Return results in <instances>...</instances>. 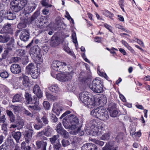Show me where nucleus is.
Masks as SVG:
<instances>
[{"mask_svg":"<svg viewBox=\"0 0 150 150\" xmlns=\"http://www.w3.org/2000/svg\"><path fill=\"white\" fill-rule=\"evenodd\" d=\"M27 27L26 24L25 23L21 22L17 25L18 28H24Z\"/></svg>","mask_w":150,"mask_h":150,"instance_id":"603ef678","label":"nucleus"},{"mask_svg":"<svg viewBox=\"0 0 150 150\" xmlns=\"http://www.w3.org/2000/svg\"><path fill=\"white\" fill-rule=\"evenodd\" d=\"M105 125L103 123L98 124L95 120H92L86 124L85 132L89 135L94 136L101 134L105 130Z\"/></svg>","mask_w":150,"mask_h":150,"instance_id":"f03ea898","label":"nucleus"},{"mask_svg":"<svg viewBox=\"0 0 150 150\" xmlns=\"http://www.w3.org/2000/svg\"><path fill=\"white\" fill-rule=\"evenodd\" d=\"M36 7L35 5L31 6L28 7L27 8V12L28 13H31L34 10H35Z\"/></svg>","mask_w":150,"mask_h":150,"instance_id":"79ce46f5","label":"nucleus"},{"mask_svg":"<svg viewBox=\"0 0 150 150\" xmlns=\"http://www.w3.org/2000/svg\"><path fill=\"white\" fill-rule=\"evenodd\" d=\"M44 125L42 123L40 124L38 123L37 124H35L34 125V127L35 129L37 130H39Z\"/></svg>","mask_w":150,"mask_h":150,"instance_id":"49530a36","label":"nucleus"},{"mask_svg":"<svg viewBox=\"0 0 150 150\" xmlns=\"http://www.w3.org/2000/svg\"><path fill=\"white\" fill-rule=\"evenodd\" d=\"M33 93L35 94L39 98H41L42 96V93L38 85H35L33 88Z\"/></svg>","mask_w":150,"mask_h":150,"instance_id":"2eb2a0df","label":"nucleus"},{"mask_svg":"<svg viewBox=\"0 0 150 150\" xmlns=\"http://www.w3.org/2000/svg\"><path fill=\"white\" fill-rule=\"evenodd\" d=\"M21 133L19 131L14 132L12 134L13 138L17 143L19 142V140L21 138Z\"/></svg>","mask_w":150,"mask_h":150,"instance_id":"412c9836","label":"nucleus"},{"mask_svg":"<svg viewBox=\"0 0 150 150\" xmlns=\"http://www.w3.org/2000/svg\"><path fill=\"white\" fill-rule=\"evenodd\" d=\"M4 16L6 18L9 20H13L16 18V16L15 14H13L10 11H5L4 12Z\"/></svg>","mask_w":150,"mask_h":150,"instance_id":"a211bd4d","label":"nucleus"},{"mask_svg":"<svg viewBox=\"0 0 150 150\" xmlns=\"http://www.w3.org/2000/svg\"><path fill=\"white\" fill-rule=\"evenodd\" d=\"M43 104L44 108L46 110H49L50 108V104L47 101H44Z\"/></svg>","mask_w":150,"mask_h":150,"instance_id":"3c124183","label":"nucleus"},{"mask_svg":"<svg viewBox=\"0 0 150 150\" xmlns=\"http://www.w3.org/2000/svg\"><path fill=\"white\" fill-rule=\"evenodd\" d=\"M64 50L67 52L69 54L73 57H74L75 56V55L74 54L73 52L70 50V48L67 46H65L64 47Z\"/></svg>","mask_w":150,"mask_h":150,"instance_id":"f704fd0d","label":"nucleus"},{"mask_svg":"<svg viewBox=\"0 0 150 150\" xmlns=\"http://www.w3.org/2000/svg\"><path fill=\"white\" fill-rule=\"evenodd\" d=\"M59 136L58 135L53 136L52 137L50 138V141L52 144H55L56 142L57 143L59 142L58 139Z\"/></svg>","mask_w":150,"mask_h":150,"instance_id":"cd10ccee","label":"nucleus"},{"mask_svg":"<svg viewBox=\"0 0 150 150\" xmlns=\"http://www.w3.org/2000/svg\"><path fill=\"white\" fill-rule=\"evenodd\" d=\"M25 71L27 74H30L33 79H36L38 75V68L33 63H30L26 66Z\"/></svg>","mask_w":150,"mask_h":150,"instance_id":"0eeeda50","label":"nucleus"},{"mask_svg":"<svg viewBox=\"0 0 150 150\" xmlns=\"http://www.w3.org/2000/svg\"><path fill=\"white\" fill-rule=\"evenodd\" d=\"M110 113V116L112 117H115L117 116L118 112L116 110H114L112 111H109Z\"/></svg>","mask_w":150,"mask_h":150,"instance_id":"ea45409f","label":"nucleus"},{"mask_svg":"<svg viewBox=\"0 0 150 150\" xmlns=\"http://www.w3.org/2000/svg\"><path fill=\"white\" fill-rule=\"evenodd\" d=\"M44 135H45L44 131V130H42L38 132L37 133L36 137H37L39 138L41 140L44 141L47 140V138L44 136Z\"/></svg>","mask_w":150,"mask_h":150,"instance_id":"393cba45","label":"nucleus"},{"mask_svg":"<svg viewBox=\"0 0 150 150\" xmlns=\"http://www.w3.org/2000/svg\"><path fill=\"white\" fill-rule=\"evenodd\" d=\"M23 100V97L18 94L15 95L13 99V102H21Z\"/></svg>","mask_w":150,"mask_h":150,"instance_id":"bb28decb","label":"nucleus"},{"mask_svg":"<svg viewBox=\"0 0 150 150\" xmlns=\"http://www.w3.org/2000/svg\"><path fill=\"white\" fill-rule=\"evenodd\" d=\"M56 130L58 133L64 137H68L69 133L65 130L62 128L61 123H59L57 125Z\"/></svg>","mask_w":150,"mask_h":150,"instance_id":"9d476101","label":"nucleus"},{"mask_svg":"<svg viewBox=\"0 0 150 150\" xmlns=\"http://www.w3.org/2000/svg\"><path fill=\"white\" fill-rule=\"evenodd\" d=\"M24 112L25 114L28 116L31 117H32L33 116V115L29 111L26 109L24 110Z\"/></svg>","mask_w":150,"mask_h":150,"instance_id":"6e6d98bb","label":"nucleus"},{"mask_svg":"<svg viewBox=\"0 0 150 150\" xmlns=\"http://www.w3.org/2000/svg\"><path fill=\"white\" fill-rule=\"evenodd\" d=\"M20 78H22L23 79V85L25 87L28 86L29 83L28 77L23 74L22 75L20 76Z\"/></svg>","mask_w":150,"mask_h":150,"instance_id":"5701e85b","label":"nucleus"},{"mask_svg":"<svg viewBox=\"0 0 150 150\" xmlns=\"http://www.w3.org/2000/svg\"><path fill=\"white\" fill-rule=\"evenodd\" d=\"M135 131L136 127H131L130 128L129 131L130 135L133 137H136Z\"/></svg>","mask_w":150,"mask_h":150,"instance_id":"4c0bfd02","label":"nucleus"},{"mask_svg":"<svg viewBox=\"0 0 150 150\" xmlns=\"http://www.w3.org/2000/svg\"><path fill=\"white\" fill-rule=\"evenodd\" d=\"M49 90L52 92L57 93L59 91V87L57 84H50L48 87Z\"/></svg>","mask_w":150,"mask_h":150,"instance_id":"aec40b11","label":"nucleus"},{"mask_svg":"<svg viewBox=\"0 0 150 150\" xmlns=\"http://www.w3.org/2000/svg\"><path fill=\"white\" fill-rule=\"evenodd\" d=\"M81 126H79L78 127L73 129L74 132L75 133V134H78L79 135L82 136L84 134V132L83 131L81 130Z\"/></svg>","mask_w":150,"mask_h":150,"instance_id":"473e14b6","label":"nucleus"},{"mask_svg":"<svg viewBox=\"0 0 150 150\" xmlns=\"http://www.w3.org/2000/svg\"><path fill=\"white\" fill-rule=\"evenodd\" d=\"M103 85L102 81L100 79L96 78L93 80L89 87L94 92L100 93L103 91Z\"/></svg>","mask_w":150,"mask_h":150,"instance_id":"39448f33","label":"nucleus"},{"mask_svg":"<svg viewBox=\"0 0 150 150\" xmlns=\"http://www.w3.org/2000/svg\"><path fill=\"white\" fill-rule=\"evenodd\" d=\"M52 42L53 43H55V45H57L59 44L60 42L62 41L59 38L56 37L54 35L52 36L51 39Z\"/></svg>","mask_w":150,"mask_h":150,"instance_id":"a878e982","label":"nucleus"},{"mask_svg":"<svg viewBox=\"0 0 150 150\" xmlns=\"http://www.w3.org/2000/svg\"><path fill=\"white\" fill-rule=\"evenodd\" d=\"M0 76L2 78L6 79L8 77L9 75L7 72L4 71L1 73Z\"/></svg>","mask_w":150,"mask_h":150,"instance_id":"09e8293b","label":"nucleus"},{"mask_svg":"<svg viewBox=\"0 0 150 150\" xmlns=\"http://www.w3.org/2000/svg\"><path fill=\"white\" fill-rule=\"evenodd\" d=\"M87 144L89 150H97V147L96 145L91 143Z\"/></svg>","mask_w":150,"mask_h":150,"instance_id":"58836bf2","label":"nucleus"},{"mask_svg":"<svg viewBox=\"0 0 150 150\" xmlns=\"http://www.w3.org/2000/svg\"><path fill=\"white\" fill-rule=\"evenodd\" d=\"M20 37L21 40L24 41L28 40L30 37L28 30L25 29L22 30L20 34Z\"/></svg>","mask_w":150,"mask_h":150,"instance_id":"9b49d317","label":"nucleus"},{"mask_svg":"<svg viewBox=\"0 0 150 150\" xmlns=\"http://www.w3.org/2000/svg\"><path fill=\"white\" fill-rule=\"evenodd\" d=\"M25 96L28 103L31 104V103L33 101V100H32L30 94L26 92L25 93Z\"/></svg>","mask_w":150,"mask_h":150,"instance_id":"c85d7f7f","label":"nucleus"},{"mask_svg":"<svg viewBox=\"0 0 150 150\" xmlns=\"http://www.w3.org/2000/svg\"><path fill=\"white\" fill-rule=\"evenodd\" d=\"M63 124L66 128L73 130L80 126L78 117L74 115L71 114L66 116L63 120Z\"/></svg>","mask_w":150,"mask_h":150,"instance_id":"7ed1b4c3","label":"nucleus"},{"mask_svg":"<svg viewBox=\"0 0 150 150\" xmlns=\"http://www.w3.org/2000/svg\"><path fill=\"white\" fill-rule=\"evenodd\" d=\"M81 150H89L87 144H84L82 146Z\"/></svg>","mask_w":150,"mask_h":150,"instance_id":"052dcab7","label":"nucleus"},{"mask_svg":"<svg viewBox=\"0 0 150 150\" xmlns=\"http://www.w3.org/2000/svg\"><path fill=\"white\" fill-rule=\"evenodd\" d=\"M33 132V130H28L25 131L24 135L25 142L28 143L31 140L32 135Z\"/></svg>","mask_w":150,"mask_h":150,"instance_id":"dca6fc26","label":"nucleus"},{"mask_svg":"<svg viewBox=\"0 0 150 150\" xmlns=\"http://www.w3.org/2000/svg\"><path fill=\"white\" fill-rule=\"evenodd\" d=\"M34 125L32 123H30L28 125V128L29 129V130H33L32 129L33 126H34Z\"/></svg>","mask_w":150,"mask_h":150,"instance_id":"338daca9","label":"nucleus"},{"mask_svg":"<svg viewBox=\"0 0 150 150\" xmlns=\"http://www.w3.org/2000/svg\"><path fill=\"white\" fill-rule=\"evenodd\" d=\"M40 19V13L39 11L37 10L32 15L31 17V21H35V22L38 21Z\"/></svg>","mask_w":150,"mask_h":150,"instance_id":"6ab92c4d","label":"nucleus"},{"mask_svg":"<svg viewBox=\"0 0 150 150\" xmlns=\"http://www.w3.org/2000/svg\"><path fill=\"white\" fill-rule=\"evenodd\" d=\"M44 131L45 135L47 137H50L52 135L53 130L49 126H47L45 129V131Z\"/></svg>","mask_w":150,"mask_h":150,"instance_id":"b1692460","label":"nucleus"},{"mask_svg":"<svg viewBox=\"0 0 150 150\" xmlns=\"http://www.w3.org/2000/svg\"><path fill=\"white\" fill-rule=\"evenodd\" d=\"M10 69L11 72L15 74L20 73L21 71L20 66L17 64H12L11 67Z\"/></svg>","mask_w":150,"mask_h":150,"instance_id":"4468645a","label":"nucleus"},{"mask_svg":"<svg viewBox=\"0 0 150 150\" xmlns=\"http://www.w3.org/2000/svg\"><path fill=\"white\" fill-rule=\"evenodd\" d=\"M6 113L10 117L11 122H14L15 121V117L12 112L10 110H7L6 111Z\"/></svg>","mask_w":150,"mask_h":150,"instance_id":"c756f323","label":"nucleus"},{"mask_svg":"<svg viewBox=\"0 0 150 150\" xmlns=\"http://www.w3.org/2000/svg\"><path fill=\"white\" fill-rule=\"evenodd\" d=\"M91 115L103 121L108 120L109 118L108 111L104 107H98L93 109L91 112Z\"/></svg>","mask_w":150,"mask_h":150,"instance_id":"20e7f679","label":"nucleus"},{"mask_svg":"<svg viewBox=\"0 0 150 150\" xmlns=\"http://www.w3.org/2000/svg\"><path fill=\"white\" fill-rule=\"evenodd\" d=\"M48 47L46 45H44L42 47V50L45 51V52H47L49 50Z\"/></svg>","mask_w":150,"mask_h":150,"instance_id":"774afa93","label":"nucleus"},{"mask_svg":"<svg viewBox=\"0 0 150 150\" xmlns=\"http://www.w3.org/2000/svg\"><path fill=\"white\" fill-rule=\"evenodd\" d=\"M98 73L100 76L104 77L106 79H107L108 78L106 74L104 72H100L98 68Z\"/></svg>","mask_w":150,"mask_h":150,"instance_id":"8fccbe9b","label":"nucleus"},{"mask_svg":"<svg viewBox=\"0 0 150 150\" xmlns=\"http://www.w3.org/2000/svg\"><path fill=\"white\" fill-rule=\"evenodd\" d=\"M95 143L100 146H103L104 144V142L102 141L98 140H95L94 141Z\"/></svg>","mask_w":150,"mask_h":150,"instance_id":"13d9d810","label":"nucleus"},{"mask_svg":"<svg viewBox=\"0 0 150 150\" xmlns=\"http://www.w3.org/2000/svg\"><path fill=\"white\" fill-rule=\"evenodd\" d=\"M68 67L65 62H61L58 61L53 62L52 65V68L56 71L62 72L64 70V69Z\"/></svg>","mask_w":150,"mask_h":150,"instance_id":"1a4fd4ad","label":"nucleus"},{"mask_svg":"<svg viewBox=\"0 0 150 150\" xmlns=\"http://www.w3.org/2000/svg\"><path fill=\"white\" fill-rule=\"evenodd\" d=\"M46 95L48 100L54 101L56 99L55 97L48 92L46 93Z\"/></svg>","mask_w":150,"mask_h":150,"instance_id":"e433bc0d","label":"nucleus"},{"mask_svg":"<svg viewBox=\"0 0 150 150\" xmlns=\"http://www.w3.org/2000/svg\"><path fill=\"white\" fill-rule=\"evenodd\" d=\"M63 109L62 107L54 105H53L52 110L57 115H59L60 112L62 111Z\"/></svg>","mask_w":150,"mask_h":150,"instance_id":"f3484780","label":"nucleus"},{"mask_svg":"<svg viewBox=\"0 0 150 150\" xmlns=\"http://www.w3.org/2000/svg\"><path fill=\"white\" fill-rule=\"evenodd\" d=\"M71 113V111L69 110H67L60 117V119H61L66 116V115L70 114Z\"/></svg>","mask_w":150,"mask_h":150,"instance_id":"bf43d9fd","label":"nucleus"},{"mask_svg":"<svg viewBox=\"0 0 150 150\" xmlns=\"http://www.w3.org/2000/svg\"><path fill=\"white\" fill-rule=\"evenodd\" d=\"M108 110L109 111L116 110V104L113 103H110L108 106Z\"/></svg>","mask_w":150,"mask_h":150,"instance_id":"72a5a7b5","label":"nucleus"},{"mask_svg":"<svg viewBox=\"0 0 150 150\" xmlns=\"http://www.w3.org/2000/svg\"><path fill=\"white\" fill-rule=\"evenodd\" d=\"M44 141L42 140L36 141V145L38 149H40V150H47V142Z\"/></svg>","mask_w":150,"mask_h":150,"instance_id":"ddd939ff","label":"nucleus"},{"mask_svg":"<svg viewBox=\"0 0 150 150\" xmlns=\"http://www.w3.org/2000/svg\"><path fill=\"white\" fill-rule=\"evenodd\" d=\"M42 121L45 124H47L48 123V121L47 118L45 116H44L42 118Z\"/></svg>","mask_w":150,"mask_h":150,"instance_id":"4d7b16f0","label":"nucleus"},{"mask_svg":"<svg viewBox=\"0 0 150 150\" xmlns=\"http://www.w3.org/2000/svg\"><path fill=\"white\" fill-rule=\"evenodd\" d=\"M51 119L54 122H56L57 120V118L53 114L52 115Z\"/></svg>","mask_w":150,"mask_h":150,"instance_id":"e2e57ef3","label":"nucleus"},{"mask_svg":"<svg viewBox=\"0 0 150 150\" xmlns=\"http://www.w3.org/2000/svg\"><path fill=\"white\" fill-rule=\"evenodd\" d=\"M62 146L64 147L66 146L69 144V141L67 140L63 139L62 141Z\"/></svg>","mask_w":150,"mask_h":150,"instance_id":"864d4df0","label":"nucleus"},{"mask_svg":"<svg viewBox=\"0 0 150 150\" xmlns=\"http://www.w3.org/2000/svg\"><path fill=\"white\" fill-rule=\"evenodd\" d=\"M16 53L18 56H22L24 54L25 51L21 49H18L16 50Z\"/></svg>","mask_w":150,"mask_h":150,"instance_id":"37998d69","label":"nucleus"},{"mask_svg":"<svg viewBox=\"0 0 150 150\" xmlns=\"http://www.w3.org/2000/svg\"><path fill=\"white\" fill-rule=\"evenodd\" d=\"M11 29H1L0 30V33L8 34L12 33Z\"/></svg>","mask_w":150,"mask_h":150,"instance_id":"c9c22d12","label":"nucleus"},{"mask_svg":"<svg viewBox=\"0 0 150 150\" xmlns=\"http://www.w3.org/2000/svg\"><path fill=\"white\" fill-rule=\"evenodd\" d=\"M68 68L70 72L58 74L57 75L56 77L58 80L63 82L69 81L71 79L72 76V67L70 66Z\"/></svg>","mask_w":150,"mask_h":150,"instance_id":"6e6552de","label":"nucleus"},{"mask_svg":"<svg viewBox=\"0 0 150 150\" xmlns=\"http://www.w3.org/2000/svg\"><path fill=\"white\" fill-rule=\"evenodd\" d=\"M110 136L109 133L107 132L102 135L101 137V139L103 140H108L109 139Z\"/></svg>","mask_w":150,"mask_h":150,"instance_id":"c03bdc74","label":"nucleus"},{"mask_svg":"<svg viewBox=\"0 0 150 150\" xmlns=\"http://www.w3.org/2000/svg\"><path fill=\"white\" fill-rule=\"evenodd\" d=\"M9 39L10 37L8 36H2V35H0V42H6Z\"/></svg>","mask_w":150,"mask_h":150,"instance_id":"2f4dec72","label":"nucleus"},{"mask_svg":"<svg viewBox=\"0 0 150 150\" xmlns=\"http://www.w3.org/2000/svg\"><path fill=\"white\" fill-rule=\"evenodd\" d=\"M32 104H35L34 105H29L28 107L29 108L35 110H39L40 109V108L37 105L38 104V102L37 100V98H34L33 99V101L31 103Z\"/></svg>","mask_w":150,"mask_h":150,"instance_id":"4be33fe9","label":"nucleus"},{"mask_svg":"<svg viewBox=\"0 0 150 150\" xmlns=\"http://www.w3.org/2000/svg\"><path fill=\"white\" fill-rule=\"evenodd\" d=\"M11 107L12 108L15 112L17 111L19 108L18 106H16L14 105H11Z\"/></svg>","mask_w":150,"mask_h":150,"instance_id":"69168bd1","label":"nucleus"},{"mask_svg":"<svg viewBox=\"0 0 150 150\" xmlns=\"http://www.w3.org/2000/svg\"><path fill=\"white\" fill-rule=\"evenodd\" d=\"M79 97L81 101L89 108H93L98 104L100 105V107H103V106L107 103V98L105 96L100 97L98 102L96 103L91 94L88 92H83L80 93Z\"/></svg>","mask_w":150,"mask_h":150,"instance_id":"f257e3e1","label":"nucleus"},{"mask_svg":"<svg viewBox=\"0 0 150 150\" xmlns=\"http://www.w3.org/2000/svg\"><path fill=\"white\" fill-rule=\"evenodd\" d=\"M41 3L44 6H46L47 7H50L52 6V5L49 4L47 2V0H42L41 1Z\"/></svg>","mask_w":150,"mask_h":150,"instance_id":"de8ad7c7","label":"nucleus"},{"mask_svg":"<svg viewBox=\"0 0 150 150\" xmlns=\"http://www.w3.org/2000/svg\"><path fill=\"white\" fill-rule=\"evenodd\" d=\"M17 126V129L20 130L22 129L24 125V122L22 119L18 120L16 123Z\"/></svg>","mask_w":150,"mask_h":150,"instance_id":"7c9ffc66","label":"nucleus"},{"mask_svg":"<svg viewBox=\"0 0 150 150\" xmlns=\"http://www.w3.org/2000/svg\"><path fill=\"white\" fill-rule=\"evenodd\" d=\"M40 52V49L37 45H35L32 47L30 51V54L32 58L37 57Z\"/></svg>","mask_w":150,"mask_h":150,"instance_id":"f8f14e48","label":"nucleus"},{"mask_svg":"<svg viewBox=\"0 0 150 150\" xmlns=\"http://www.w3.org/2000/svg\"><path fill=\"white\" fill-rule=\"evenodd\" d=\"M8 52L7 50H6L4 51V53L2 54V57L3 59H5L8 54Z\"/></svg>","mask_w":150,"mask_h":150,"instance_id":"680f3d73","label":"nucleus"},{"mask_svg":"<svg viewBox=\"0 0 150 150\" xmlns=\"http://www.w3.org/2000/svg\"><path fill=\"white\" fill-rule=\"evenodd\" d=\"M61 144L59 142L54 144L53 145L54 150H60Z\"/></svg>","mask_w":150,"mask_h":150,"instance_id":"a19ab883","label":"nucleus"},{"mask_svg":"<svg viewBox=\"0 0 150 150\" xmlns=\"http://www.w3.org/2000/svg\"><path fill=\"white\" fill-rule=\"evenodd\" d=\"M5 116L3 115L2 116H0V123H4L5 122L6 120Z\"/></svg>","mask_w":150,"mask_h":150,"instance_id":"5fc2aeb1","label":"nucleus"},{"mask_svg":"<svg viewBox=\"0 0 150 150\" xmlns=\"http://www.w3.org/2000/svg\"><path fill=\"white\" fill-rule=\"evenodd\" d=\"M108 145L104 147L103 148V150H117L118 149V146L113 147L112 148H110L109 146H108Z\"/></svg>","mask_w":150,"mask_h":150,"instance_id":"a18cd8bd","label":"nucleus"},{"mask_svg":"<svg viewBox=\"0 0 150 150\" xmlns=\"http://www.w3.org/2000/svg\"><path fill=\"white\" fill-rule=\"evenodd\" d=\"M7 129V125L6 124L3 123L2 126V129L4 131H6Z\"/></svg>","mask_w":150,"mask_h":150,"instance_id":"0e129e2a","label":"nucleus"},{"mask_svg":"<svg viewBox=\"0 0 150 150\" xmlns=\"http://www.w3.org/2000/svg\"><path fill=\"white\" fill-rule=\"evenodd\" d=\"M26 0H15L11 2V8L14 12H17L21 10L27 4Z\"/></svg>","mask_w":150,"mask_h":150,"instance_id":"423d86ee","label":"nucleus"}]
</instances>
